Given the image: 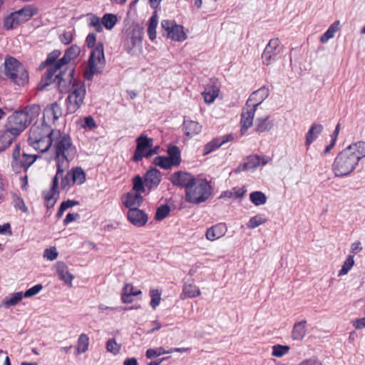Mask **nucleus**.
<instances>
[{"label":"nucleus","instance_id":"nucleus-1","mask_svg":"<svg viewBox=\"0 0 365 365\" xmlns=\"http://www.w3.org/2000/svg\"><path fill=\"white\" fill-rule=\"evenodd\" d=\"M365 157V142L359 141L349 145L335 158L332 171L336 177H344L351 173L359 160Z\"/></svg>","mask_w":365,"mask_h":365},{"label":"nucleus","instance_id":"nucleus-2","mask_svg":"<svg viewBox=\"0 0 365 365\" xmlns=\"http://www.w3.org/2000/svg\"><path fill=\"white\" fill-rule=\"evenodd\" d=\"M51 147L56 160V173L63 174L64 170L69 166V161L76 155V146L73 144L68 134L56 130L52 138Z\"/></svg>","mask_w":365,"mask_h":365},{"label":"nucleus","instance_id":"nucleus-3","mask_svg":"<svg viewBox=\"0 0 365 365\" xmlns=\"http://www.w3.org/2000/svg\"><path fill=\"white\" fill-rule=\"evenodd\" d=\"M55 130L47 123L36 122L29 129L28 144L36 150L45 153L51 148Z\"/></svg>","mask_w":365,"mask_h":365},{"label":"nucleus","instance_id":"nucleus-4","mask_svg":"<svg viewBox=\"0 0 365 365\" xmlns=\"http://www.w3.org/2000/svg\"><path fill=\"white\" fill-rule=\"evenodd\" d=\"M0 79L9 80L11 83L24 86L29 83V72L24 64L10 55H6L0 66Z\"/></svg>","mask_w":365,"mask_h":365},{"label":"nucleus","instance_id":"nucleus-5","mask_svg":"<svg viewBox=\"0 0 365 365\" xmlns=\"http://www.w3.org/2000/svg\"><path fill=\"white\" fill-rule=\"evenodd\" d=\"M96 36L90 33L86 38V43L88 48H92L88 61V71L84 73L87 80H91L94 74L99 73L105 66L104 47L101 42L96 44Z\"/></svg>","mask_w":365,"mask_h":365},{"label":"nucleus","instance_id":"nucleus-6","mask_svg":"<svg viewBox=\"0 0 365 365\" xmlns=\"http://www.w3.org/2000/svg\"><path fill=\"white\" fill-rule=\"evenodd\" d=\"M210 182L205 178H195V183L186 192V200L189 202L199 204L207 200L212 194Z\"/></svg>","mask_w":365,"mask_h":365},{"label":"nucleus","instance_id":"nucleus-7","mask_svg":"<svg viewBox=\"0 0 365 365\" xmlns=\"http://www.w3.org/2000/svg\"><path fill=\"white\" fill-rule=\"evenodd\" d=\"M66 99V114L76 113L83 104L86 89L82 81L76 83Z\"/></svg>","mask_w":365,"mask_h":365},{"label":"nucleus","instance_id":"nucleus-8","mask_svg":"<svg viewBox=\"0 0 365 365\" xmlns=\"http://www.w3.org/2000/svg\"><path fill=\"white\" fill-rule=\"evenodd\" d=\"M168 156L158 155L153 160V164L164 170L178 168L182 163L181 151L177 145H170L167 149Z\"/></svg>","mask_w":365,"mask_h":365},{"label":"nucleus","instance_id":"nucleus-9","mask_svg":"<svg viewBox=\"0 0 365 365\" xmlns=\"http://www.w3.org/2000/svg\"><path fill=\"white\" fill-rule=\"evenodd\" d=\"M28 122L29 121L26 120L24 114H23L21 111H15L7 118L5 124V133H6V135L10 133L14 136V138H15L29 126ZM7 136L10 138L9 135Z\"/></svg>","mask_w":365,"mask_h":365},{"label":"nucleus","instance_id":"nucleus-10","mask_svg":"<svg viewBox=\"0 0 365 365\" xmlns=\"http://www.w3.org/2000/svg\"><path fill=\"white\" fill-rule=\"evenodd\" d=\"M86 180V174L81 167H75L67 172L63 178H61V188L63 190H68L74 185H81Z\"/></svg>","mask_w":365,"mask_h":365},{"label":"nucleus","instance_id":"nucleus-11","mask_svg":"<svg viewBox=\"0 0 365 365\" xmlns=\"http://www.w3.org/2000/svg\"><path fill=\"white\" fill-rule=\"evenodd\" d=\"M282 51V46L280 40L278 38H271L262 53L263 64L269 66L273 63L279 58Z\"/></svg>","mask_w":365,"mask_h":365},{"label":"nucleus","instance_id":"nucleus-12","mask_svg":"<svg viewBox=\"0 0 365 365\" xmlns=\"http://www.w3.org/2000/svg\"><path fill=\"white\" fill-rule=\"evenodd\" d=\"M74 75L75 68L72 67L68 70V73L60 72L56 76V78L57 79V86L60 93H69L74 87L73 86H74L76 83L81 81V80L75 78Z\"/></svg>","mask_w":365,"mask_h":365},{"label":"nucleus","instance_id":"nucleus-13","mask_svg":"<svg viewBox=\"0 0 365 365\" xmlns=\"http://www.w3.org/2000/svg\"><path fill=\"white\" fill-rule=\"evenodd\" d=\"M170 181L175 186L185 188V192L193 187L195 183V178L191 173L185 171H177L172 173L169 178Z\"/></svg>","mask_w":365,"mask_h":365},{"label":"nucleus","instance_id":"nucleus-14","mask_svg":"<svg viewBox=\"0 0 365 365\" xmlns=\"http://www.w3.org/2000/svg\"><path fill=\"white\" fill-rule=\"evenodd\" d=\"M135 142L136 148L132 157V160L138 163L142 160L143 158H146V152L149 151L150 147H153V140L146 135L142 134L136 138Z\"/></svg>","mask_w":365,"mask_h":365},{"label":"nucleus","instance_id":"nucleus-15","mask_svg":"<svg viewBox=\"0 0 365 365\" xmlns=\"http://www.w3.org/2000/svg\"><path fill=\"white\" fill-rule=\"evenodd\" d=\"M62 175L63 174L56 173L53 178L51 189L43 192L45 206L48 209L53 207L56 203L57 198L59 195L58 191L59 187V178H61Z\"/></svg>","mask_w":365,"mask_h":365},{"label":"nucleus","instance_id":"nucleus-16","mask_svg":"<svg viewBox=\"0 0 365 365\" xmlns=\"http://www.w3.org/2000/svg\"><path fill=\"white\" fill-rule=\"evenodd\" d=\"M143 34L142 29H133L126 35L123 40V47L128 53H132L135 47L141 46Z\"/></svg>","mask_w":365,"mask_h":365},{"label":"nucleus","instance_id":"nucleus-17","mask_svg":"<svg viewBox=\"0 0 365 365\" xmlns=\"http://www.w3.org/2000/svg\"><path fill=\"white\" fill-rule=\"evenodd\" d=\"M63 115V110L61 106L54 102L48 104L43 110V120L41 122L50 123H55V122L59 119Z\"/></svg>","mask_w":365,"mask_h":365},{"label":"nucleus","instance_id":"nucleus-18","mask_svg":"<svg viewBox=\"0 0 365 365\" xmlns=\"http://www.w3.org/2000/svg\"><path fill=\"white\" fill-rule=\"evenodd\" d=\"M143 177L145 186L149 191L157 188L162 180V174L155 168L147 170Z\"/></svg>","mask_w":365,"mask_h":365},{"label":"nucleus","instance_id":"nucleus-19","mask_svg":"<svg viewBox=\"0 0 365 365\" xmlns=\"http://www.w3.org/2000/svg\"><path fill=\"white\" fill-rule=\"evenodd\" d=\"M127 217L132 225L138 227L145 226L148 221V215L137 207L128 210Z\"/></svg>","mask_w":365,"mask_h":365},{"label":"nucleus","instance_id":"nucleus-20","mask_svg":"<svg viewBox=\"0 0 365 365\" xmlns=\"http://www.w3.org/2000/svg\"><path fill=\"white\" fill-rule=\"evenodd\" d=\"M37 155L24 153L19 160L11 163L13 171L16 173L21 170L26 171L36 161Z\"/></svg>","mask_w":365,"mask_h":365},{"label":"nucleus","instance_id":"nucleus-21","mask_svg":"<svg viewBox=\"0 0 365 365\" xmlns=\"http://www.w3.org/2000/svg\"><path fill=\"white\" fill-rule=\"evenodd\" d=\"M256 108L248 103H245V106L242 109L241 114V125L242 129L247 130L253 124V119L256 111Z\"/></svg>","mask_w":365,"mask_h":365},{"label":"nucleus","instance_id":"nucleus-22","mask_svg":"<svg viewBox=\"0 0 365 365\" xmlns=\"http://www.w3.org/2000/svg\"><path fill=\"white\" fill-rule=\"evenodd\" d=\"M233 140L232 135H227L222 137L213 138L212 140L208 142L203 148V155L210 154V153L218 149L221 145L227 142Z\"/></svg>","mask_w":365,"mask_h":365},{"label":"nucleus","instance_id":"nucleus-23","mask_svg":"<svg viewBox=\"0 0 365 365\" xmlns=\"http://www.w3.org/2000/svg\"><path fill=\"white\" fill-rule=\"evenodd\" d=\"M269 95V88L264 86L252 93L246 101L247 103L257 108Z\"/></svg>","mask_w":365,"mask_h":365},{"label":"nucleus","instance_id":"nucleus-24","mask_svg":"<svg viewBox=\"0 0 365 365\" xmlns=\"http://www.w3.org/2000/svg\"><path fill=\"white\" fill-rule=\"evenodd\" d=\"M227 231L225 223H217L206 230L205 237L209 241H215L223 237Z\"/></svg>","mask_w":365,"mask_h":365},{"label":"nucleus","instance_id":"nucleus-25","mask_svg":"<svg viewBox=\"0 0 365 365\" xmlns=\"http://www.w3.org/2000/svg\"><path fill=\"white\" fill-rule=\"evenodd\" d=\"M122 201L123 205L130 210L138 208L143 203V198L141 194L131 191L122 197Z\"/></svg>","mask_w":365,"mask_h":365},{"label":"nucleus","instance_id":"nucleus-26","mask_svg":"<svg viewBox=\"0 0 365 365\" xmlns=\"http://www.w3.org/2000/svg\"><path fill=\"white\" fill-rule=\"evenodd\" d=\"M220 93V88L215 83L208 84L202 93L203 99L207 104L212 103Z\"/></svg>","mask_w":365,"mask_h":365},{"label":"nucleus","instance_id":"nucleus-27","mask_svg":"<svg viewBox=\"0 0 365 365\" xmlns=\"http://www.w3.org/2000/svg\"><path fill=\"white\" fill-rule=\"evenodd\" d=\"M56 72L57 71L52 66L48 68L38 83V89L41 91L44 90L52 83L55 82L56 81H57V79L56 78Z\"/></svg>","mask_w":365,"mask_h":365},{"label":"nucleus","instance_id":"nucleus-28","mask_svg":"<svg viewBox=\"0 0 365 365\" xmlns=\"http://www.w3.org/2000/svg\"><path fill=\"white\" fill-rule=\"evenodd\" d=\"M56 272L61 280L65 284H72L74 276L69 272L68 266L63 262H58L56 265Z\"/></svg>","mask_w":365,"mask_h":365},{"label":"nucleus","instance_id":"nucleus-29","mask_svg":"<svg viewBox=\"0 0 365 365\" xmlns=\"http://www.w3.org/2000/svg\"><path fill=\"white\" fill-rule=\"evenodd\" d=\"M183 130L188 138L198 135L202 130V125L197 121L185 120L183 122Z\"/></svg>","mask_w":365,"mask_h":365},{"label":"nucleus","instance_id":"nucleus-30","mask_svg":"<svg viewBox=\"0 0 365 365\" xmlns=\"http://www.w3.org/2000/svg\"><path fill=\"white\" fill-rule=\"evenodd\" d=\"M142 292L140 289H137L134 287L132 284H125L121 294V300L125 304L131 303L133 299L131 297L141 294Z\"/></svg>","mask_w":365,"mask_h":365},{"label":"nucleus","instance_id":"nucleus-31","mask_svg":"<svg viewBox=\"0 0 365 365\" xmlns=\"http://www.w3.org/2000/svg\"><path fill=\"white\" fill-rule=\"evenodd\" d=\"M21 21V23H25L29 21L38 12V9L32 5H26L22 9L15 11Z\"/></svg>","mask_w":365,"mask_h":365},{"label":"nucleus","instance_id":"nucleus-32","mask_svg":"<svg viewBox=\"0 0 365 365\" xmlns=\"http://www.w3.org/2000/svg\"><path fill=\"white\" fill-rule=\"evenodd\" d=\"M274 126L273 120L269 115L258 118L255 122V130L258 133H264L270 130Z\"/></svg>","mask_w":365,"mask_h":365},{"label":"nucleus","instance_id":"nucleus-33","mask_svg":"<svg viewBox=\"0 0 365 365\" xmlns=\"http://www.w3.org/2000/svg\"><path fill=\"white\" fill-rule=\"evenodd\" d=\"M24 114L29 125L33 120L38 117L41 112V108L38 105L33 104L26 106L23 110H20Z\"/></svg>","mask_w":365,"mask_h":365},{"label":"nucleus","instance_id":"nucleus-34","mask_svg":"<svg viewBox=\"0 0 365 365\" xmlns=\"http://www.w3.org/2000/svg\"><path fill=\"white\" fill-rule=\"evenodd\" d=\"M201 294L200 289L197 286L194 284H184L182 291L180 294V299H185L187 298H195L200 296Z\"/></svg>","mask_w":365,"mask_h":365},{"label":"nucleus","instance_id":"nucleus-35","mask_svg":"<svg viewBox=\"0 0 365 365\" xmlns=\"http://www.w3.org/2000/svg\"><path fill=\"white\" fill-rule=\"evenodd\" d=\"M306 325V320H302L294 324L292 331V338L293 340L301 341L304 339L307 333Z\"/></svg>","mask_w":365,"mask_h":365},{"label":"nucleus","instance_id":"nucleus-36","mask_svg":"<svg viewBox=\"0 0 365 365\" xmlns=\"http://www.w3.org/2000/svg\"><path fill=\"white\" fill-rule=\"evenodd\" d=\"M323 126L321 124L313 123L306 135L305 145L307 148L318 138L322 132Z\"/></svg>","mask_w":365,"mask_h":365},{"label":"nucleus","instance_id":"nucleus-37","mask_svg":"<svg viewBox=\"0 0 365 365\" xmlns=\"http://www.w3.org/2000/svg\"><path fill=\"white\" fill-rule=\"evenodd\" d=\"M267 163V160H266L264 157L257 155H250L244 163V170L255 169L257 167L264 165Z\"/></svg>","mask_w":365,"mask_h":365},{"label":"nucleus","instance_id":"nucleus-38","mask_svg":"<svg viewBox=\"0 0 365 365\" xmlns=\"http://www.w3.org/2000/svg\"><path fill=\"white\" fill-rule=\"evenodd\" d=\"M89 347V337L86 334H81L77 340L75 354L76 356L86 352Z\"/></svg>","mask_w":365,"mask_h":365},{"label":"nucleus","instance_id":"nucleus-39","mask_svg":"<svg viewBox=\"0 0 365 365\" xmlns=\"http://www.w3.org/2000/svg\"><path fill=\"white\" fill-rule=\"evenodd\" d=\"M168 38L176 41H182L186 39L187 36L183 30V26L175 24L168 34Z\"/></svg>","mask_w":365,"mask_h":365},{"label":"nucleus","instance_id":"nucleus-40","mask_svg":"<svg viewBox=\"0 0 365 365\" xmlns=\"http://www.w3.org/2000/svg\"><path fill=\"white\" fill-rule=\"evenodd\" d=\"M21 24L16 13L12 12L9 16L5 17L4 20V28L6 30H12Z\"/></svg>","mask_w":365,"mask_h":365},{"label":"nucleus","instance_id":"nucleus-41","mask_svg":"<svg viewBox=\"0 0 365 365\" xmlns=\"http://www.w3.org/2000/svg\"><path fill=\"white\" fill-rule=\"evenodd\" d=\"M339 29V21L334 22L328 29L320 37V41L323 43H327L330 38H333L336 32Z\"/></svg>","mask_w":365,"mask_h":365},{"label":"nucleus","instance_id":"nucleus-42","mask_svg":"<svg viewBox=\"0 0 365 365\" xmlns=\"http://www.w3.org/2000/svg\"><path fill=\"white\" fill-rule=\"evenodd\" d=\"M102 19L103 27L107 30H111L118 22V18L115 14L108 13L105 14Z\"/></svg>","mask_w":365,"mask_h":365},{"label":"nucleus","instance_id":"nucleus-43","mask_svg":"<svg viewBox=\"0 0 365 365\" xmlns=\"http://www.w3.org/2000/svg\"><path fill=\"white\" fill-rule=\"evenodd\" d=\"M250 200L255 205L259 206L266 203L267 197L260 191H255L250 193Z\"/></svg>","mask_w":365,"mask_h":365},{"label":"nucleus","instance_id":"nucleus-44","mask_svg":"<svg viewBox=\"0 0 365 365\" xmlns=\"http://www.w3.org/2000/svg\"><path fill=\"white\" fill-rule=\"evenodd\" d=\"M144 178L143 179L139 175H135L133 178V190L132 192L142 194L145 191Z\"/></svg>","mask_w":365,"mask_h":365},{"label":"nucleus","instance_id":"nucleus-45","mask_svg":"<svg viewBox=\"0 0 365 365\" xmlns=\"http://www.w3.org/2000/svg\"><path fill=\"white\" fill-rule=\"evenodd\" d=\"M78 204H79L78 201L73 200H67L66 201L62 202L58 208V212H56V217L58 219L61 218L63 216L64 212L67 209L73 207L76 205H78Z\"/></svg>","mask_w":365,"mask_h":365},{"label":"nucleus","instance_id":"nucleus-46","mask_svg":"<svg viewBox=\"0 0 365 365\" xmlns=\"http://www.w3.org/2000/svg\"><path fill=\"white\" fill-rule=\"evenodd\" d=\"M14 206L16 210H20L24 213H29V209L25 205L24 199L16 193L12 194Z\"/></svg>","mask_w":365,"mask_h":365},{"label":"nucleus","instance_id":"nucleus-47","mask_svg":"<svg viewBox=\"0 0 365 365\" xmlns=\"http://www.w3.org/2000/svg\"><path fill=\"white\" fill-rule=\"evenodd\" d=\"M88 26L93 27L95 31L101 33L103 31L102 19L94 14H90Z\"/></svg>","mask_w":365,"mask_h":365},{"label":"nucleus","instance_id":"nucleus-48","mask_svg":"<svg viewBox=\"0 0 365 365\" xmlns=\"http://www.w3.org/2000/svg\"><path fill=\"white\" fill-rule=\"evenodd\" d=\"M161 294V291L158 289H151L150 290V297L151 298L150 305L153 309H155V308L160 304Z\"/></svg>","mask_w":365,"mask_h":365},{"label":"nucleus","instance_id":"nucleus-49","mask_svg":"<svg viewBox=\"0 0 365 365\" xmlns=\"http://www.w3.org/2000/svg\"><path fill=\"white\" fill-rule=\"evenodd\" d=\"M60 55H61L60 51H58V50L53 51L51 53H50L48 55L46 61L41 63V64L40 66V68H45L46 66H53L57 62L56 60L59 57Z\"/></svg>","mask_w":365,"mask_h":365},{"label":"nucleus","instance_id":"nucleus-50","mask_svg":"<svg viewBox=\"0 0 365 365\" xmlns=\"http://www.w3.org/2000/svg\"><path fill=\"white\" fill-rule=\"evenodd\" d=\"M158 26V20L155 16H153L149 19L148 26V35L151 41L156 38V28Z\"/></svg>","mask_w":365,"mask_h":365},{"label":"nucleus","instance_id":"nucleus-51","mask_svg":"<svg viewBox=\"0 0 365 365\" xmlns=\"http://www.w3.org/2000/svg\"><path fill=\"white\" fill-rule=\"evenodd\" d=\"M267 222V219L262 215H257L251 217L247 224L249 229H254Z\"/></svg>","mask_w":365,"mask_h":365},{"label":"nucleus","instance_id":"nucleus-52","mask_svg":"<svg viewBox=\"0 0 365 365\" xmlns=\"http://www.w3.org/2000/svg\"><path fill=\"white\" fill-rule=\"evenodd\" d=\"M354 264V255H349L344 262L341 269L339 271V276L346 274Z\"/></svg>","mask_w":365,"mask_h":365},{"label":"nucleus","instance_id":"nucleus-53","mask_svg":"<svg viewBox=\"0 0 365 365\" xmlns=\"http://www.w3.org/2000/svg\"><path fill=\"white\" fill-rule=\"evenodd\" d=\"M121 349V344H118L114 338L109 339L106 342V350L114 355L118 354Z\"/></svg>","mask_w":365,"mask_h":365},{"label":"nucleus","instance_id":"nucleus-54","mask_svg":"<svg viewBox=\"0 0 365 365\" xmlns=\"http://www.w3.org/2000/svg\"><path fill=\"white\" fill-rule=\"evenodd\" d=\"M289 351V346L277 344L272 346V356L276 357H282L287 354Z\"/></svg>","mask_w":365,"mask_h":365},{"label":"nucleus","instance_id":"nucleus-55","mask_svg":"<svg viewBox=\"0 0 365 365\" xmlns=\"http://www.w3.org/2000/svg\"><path fill=\"white\" fill-rule=\"evenodd\" d=\"M170 208L168 205H163L158 207L155 216L156 220H162L165 218L170 213Z\"/></svg>","mask_w":365,"mask_h":365},{"label":"nucleus","instance_id":"nucleus-56","mask_svg":"<svg viewBox=\"0 0 365 365\" xmlns=\"http://www.w3.org/2000/svg\"><path fill=\"white\" fill-rule=\"evenodd\" d=\"M165 354H170V352H168V350H165L163 347L160 346L156 349H148L146 351L145 356L148 359H153Z\"/></svg>","mask_w":365,"mask_h":365},{"label":"nucleus","instance_id":"nucleus-57","mask_svg":"<svg viewBox=\"0 0 365 365\" xmlns=\"http://www.w3.org/2000/svg\"><path fill=\"white\" fill-rule=\"evenodd\" d=\"M81 126L84 129L93 130L97 128V124L94 118L92 116L89 115L83 118L81 120Z\"/></svg>","mask_w":365,"mask_h":365},{"label":"nucleus","instance_id":"nucleus-58","mask_svg":"<svg viewBox=\"0 0 365 365\" xmlns=\"http://www.w3.org/2000/svg\"><path fill=\"white\" fill-rule=\"evenodd\" d=\"M81 53V48L77 45H72L66 49L65 54L68 60H73L79 56Z\"/></svg>","mask_w":365,"mask_h":365},{"label":"nucleus","instance_id":"nucleus-59","mask_svg":"<svg viewBox=\"0 0 365 365\" xmlns=\"http://www.w3.org/2000/svg\"><path fill=\"white\" fill-rule=\"evenodd\" d=\"M24 297V293L22 292H16L13 294L4 304L6 307L15 306L23 299Z\"/></svg>","mask_w":365,"mask_h":365},{"label":"nucleus","instance_id":"nucleus-60","mask_svg":"<svg viewBox=\"0 0 365 365\" xmlns=\"http://www.w3.org/2000/svg\"><path fill=\"white\" fill-rule=\"evenodd\" d=\"M13 140L14 138H9L6 133H4L0 137V152L9 148L11 145Z\"/></svg>","mask_w":365,"mask_h":365},{"label":"nucleus","instance_id":"nucleus-61","mask_svg":"<svg viewBox=\"0 0 365 365\" xmlns=\"http://www.w3.org/2000/svg\"><path fill=\"white\" fill-rule=\"evenodd\" d=\"M58 252L56 251V248L55 247L46 249L43 252L44 258H46L51 261L56 259L58 257Z\"/></svg>","mask_w":365,"mask_h":365},{"label":"nucleus","instance_id":"nucleus-62","mask_svg":"<svg viewBox=\"0 0 365 365\" xmlns=\"http://www.w3.org/2000/svg\"><path fill=\"white\" fill-rule=\"evenodd\" d=\"M43 289V286L41 284H38L34 285V287H31L28 290H26L24 293V297H31L32 296H34L37 294L41 289Z\"/></svg>","mask_w":365,"mask_h":365},{"label":"nucleus","instance_id":"nucleus-63","mask_svg":"<svg viewBox=\"0 0 365 365\" xmlns=\"http://www.w3.org/2000/svg\"><path fill=\"white\" fill-rule=\"evenodd\" d=\"M60 41L64 45H68L73 39V34L71 31H64L59 37Z\"/></svg>","mask_w":365,"mask_h":365},{"label":"nucleus","instance_id":"nucleus-64","mask_svg":"<svg viewBox=\"0 0 365 365\" xmlns=\"http://www.w3.org/2000/svg\"><path fill=\"white\" fill-rule=\"evenodd\" d=\"M70 61L71 60H68V58L66 57V54L64 53V56L60 58L52 67L58 71V70L61 69L63 66L68 64Z\"/></svg>","mask_w":365,"mask_h":365}]
</instances>
